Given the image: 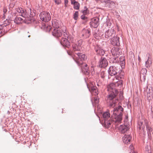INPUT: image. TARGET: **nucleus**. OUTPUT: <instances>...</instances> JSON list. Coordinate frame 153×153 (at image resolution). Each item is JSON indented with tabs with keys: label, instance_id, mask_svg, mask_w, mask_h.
<instances>
[{
	"label": "nucleus",
	"instance_id": "f257e3e1",
	"mask_svg": "<svg viewBox=\"0 0 153 153\" xmlns=\"http://www.w3.org/2000/svg\"><path fill=\"white\" fill-rule=\"evenodd\" d=\"M123 109V108L120 105L116 107L113 110V115L112 117L113 121L115 122V125H117L116 128H118L120 131L122 133H124L129 129V126L124 125H120L119 127H118L117 126L118 124L121 122L122 120V116Z\"/></svg>",
	"mask_w": 153,
	"mask_h": 153
},
{
	"label": "nucleus",
	"instance_id": "f03ea898",
	"mask_svg": "<svg viewBox=\"0 0 153 153\" xmlns=\"http://www.w3.org/2000/svg\"><path fill=\"white\" fill-rule=\"evenodd\" d=\"M107 90L109 92V94L108 96V100H113L112 103L110 104V106L114 107L116 105L117 100L116 99L114 100L118 92V91L115 88V85L114 83H111L107 86Z\"/></svg>",
	"mask_w": 153,
	"mask_h": 153
},
{
	"label": "nucleus",
	"instance_id": "7ed1b4c3",
	"mask_svg": "<svg viewBox=\"0 0 153 153\" xmlns=\"http://www.w3.org/2000/svg\"><path fill=\"white\" fill-rule=\"evenodd\" d=\"M52 24L53 26L54 29L52 31L53 35L56 38H59L63 34L65 37H68L70 39L72 40V36L69 35L66 31V27L65 26H63L61 27L54 26L53 23Z\"/></svg>",
	"mask_w": 153,
	"mask_h": 153
},
{
	"label": "nucleus",
	"instance_id": "20e7f679",
	"mask_svg": "<svg viewBox=\"0 0 153 153\" xmlns=\"http://www.w3.org/2000/svg\"><path fill=\"white\" fill-rule=\"evenodd\" d=\"M16 11L18 13H19V15L22 16L25 18V19L26 21H29L31 19L30 17L33 16V14L31 12V9L30 8L28 10H26L24 9L21 7L18 8L16 9Z\"/></svg>",
	"mask_w": 153,
	"mask_h": 153
},
{
	"label": "nucleus",
	"instance_id": "39448f33",
	"mask_svg": "<svg viewBox=\"0 0 153 153\" xmlns=\"http://www.w3.org/2000/svg\"><path fill=\"white\" fill-rule=\"evenodd\" d=\"M72 56L74 59L79 65L84 63L83 62L87 59V56L85 54L79 52L75 53Z\"/></svg>",
	"mask_w": 153,
	"mask_h": 153
},
{
	"label": "nucleus",
	"instance_id": "423d86ee",
	"mask_svg": "<svg viewBox=\"0 0 153 153\" xmlns=\"http://www.w3.org/2000/svg\"><path fill=\"white\" fill-rule=\"evenodd\" d=\"M41 20L44 22H48L51 18L49 13L47 12H43L41 13L39 15Z\"/></svg>",
	"mask_w": 153,
	"mask_h": 153
},
{
	"label": "nucleus",
	"instance_id": "0eeeda50",
	"mask_svg": "<svg viewBox=\"0 0 153 153\" xmlns=\"http://www.w3.org/2000/svg\"><path fill=\"white\" fill-rule=\"evenodd\" d=\"M73 38L72 40L68 38V37H65V38H62L61 41V44L64 46H65L67 47H68L70 46V42H74V37L72 36Z\"/></svg>",
	"mask_w": 153,
	"mask_h": 153
},
{
	"label": "nucleus",
	"instance_id": "6e6552de",
	"mask_svg": "<svg viewBox=\"0 0 153 153\" xmlns=\"http://www.w3.org/2000/svg\"><path fill=\"white\" fill-rule=\"evenodd\" d=\"M102 116L104 119V123L105 125L106 126L108 127L109 125L111 124V122L108 121L107 120L108 118H109L110 117V114L108 112H106L104 113L103 115Z\"/></svg>",
	"mask_w": 153,
	"mask_h": 153
},
{
	"label": "nucleus",
	"instance_id": "1a4fd4ad",
	"mask_svg": "<svg viewBox=\"0 0 153 153\" xmlns=\"http://www.w3.org/2000/svg\"><path fill=\"white\" fill-rule=\"evenodd\" d=\"M87 86L89 90L93 95H96L98 94V90L97 87L94 85L93 83H90L89 84H88Z\"/></svg>",
	"mask_w": 153,
	"mask_h": 153
},
{
	"label": "nucleus",
	"instance_id": "9d476101",
	"mask_svg": "<svg viewBox=\"0 0 153 153\" xmlns=\"http://www.w3.org/2000/svg\"><path fill=\"white\" fill-rule=\"evenodd\" d=\"M74 42H72L74 43V44H75L73 46V50L74 51H80L82 48L81 46L82 43V40H79L75 42V43H74Z\"/></svg>",
	"mask_w": 153,
	"mask_h": 153
},
{
	"label": "nucleus",
	"instance_id": "9b49d317",
	"mask_svg": "<svg viewBox=\"0 0 153 153\" xmlns=\"http://www.w3.org/2000/svg\"><path fill=\"white\" fill-rule=\"evenodd\" d=\"M111 53L112 55L114 56L118 57L121 53V51L120 49L118 47H114L111 50Z\"/></svg>",
	"mask_w": 153,
	"mask_h": 153
},
{
	"label": "nucleus",
	"instance_id": "f8f14e48",
	"mask_svg": "<svg viewBox=\"0 0 153 153\" xmlns=\"http://www.w3.org/2000/svg\"><path fill=\"white\" fill-rule=\"evenodd\" d=\"M99 19L97 17L94 18L92 19L90 22V25L91 27L96 28L99 25Z\"/></svg>",
	"mask_w": 153,
	"mask_h": 153
},
{
	"label": "nucleus",
	"instance_id": "ddd939ff",
	"mask_svg": "<svg viewBox=\"0 0 153 153\" xmlns=\"http://www.w3.org/2000/svg\"><path fill=\"white\" fill-rule=\"evenodd\" d=\"M117 69V67H116L115 66H111L108 70V73L111 76H114L118 73Z\"/></svg>",
	"mask_w": 153,
	"mask_h": 153
},
{
	"label": "nucleus",
	"instance_id": "4468645a",
	"mask_svg": "<svg viewBox=\"0 0 153 153\" xmlns=\"http://www.w3.org/2000/svg\"><path fill=\"white\" fill-rule=\"evenodd\" d=\"M148 123V121L145 119L140 120L138 123L139 129H143L145 128V125L147 126Z\"/></svg>",
	"mask_w": 153,
	"mask_h": 153
},
{
	"label": "nucleus",
	"instance_id": "2eb2a0df",
	"mask_svg": "<svg viewBox=\"0 0 153 153\" xmlns=\"http://www.w3.org/2000/svg\"><path fill=\"white\" fill-rule=\"evenodd\" d=\"M108 62L106 59L101 58L99 62V66L101 67H105L108 65Z\"/></svg>",
	"mask_w": 153,
	"mask_h": 153
},
{
	"label": "nucleus",
	"instance_id": "dca6fc26",
	"mask_svg": "<svg viewBox=\"0 0 153 153\" xmlns=\"http://www.w3.org/2000/svg\"><path fill=\"white\" fill-rule=\"evenodd\" d=\"M123 73L121 72L120 74H119V76H116V79L119 80L117 82V84L118 85H123V80H121L123 78Z\"/></svg>",
	"mask_w": 153,
	"mask_h": 153
},
{
	"label": "nucleus",
	"instance_id": "f3484780",
	"mask_svg": "<svg viewBox=\"0 0 153 153\" xmlns=\"http://www.w3.org/2000/svg\"><path fill=\"white\" fill-rule=\"evenodd\" d=\"M131 139V137L129 134H125L123 137V142L125 144L129 143Z\"/></svg>",
	"mask_w": 153,
	"mask_h": 153
},
{
	"label": "nucleus",
	"instance_id": "a211bd4d",
	"mask_svg": "<svg viewBox=\"0 0 153 153\" xmlns=\"http://www.w3.org/2000/svg\"><path fill=\"white\" fill-rule=\"evenodd\" d=\"M111 42L114 45H120L119 37L117 36L113 37L111 39Z\"/></svg>",
	"mask_w": 153,
	"mask_h": 153
},
{
	"label": "nucleus",
	"instance_id": "6ab92c4d",
	"mask_svg": "<svg viewBox=\"0 0 153 153\" xmlns=\"http://www.w3.org/2000/svg\"><path fill=\"white\" fill-rule=\"evenodd\" d=\"M114 33V31L113 29L109 30L107 31L105 33V36L106 38H109Z\"/></svg>",
	"mask_w": 153,
	"mask_h": 153
},
{
	"label": "nucleus",
	"instance_id": "aec40b11",
	"mask_svg": "<svg viewBox=\"0 0 153 153\" xmlns=\"http://www.w3.org/2000/svg\"><path fill=\"white\" fill-rule=\"evenodd\" d=\"M90 32L88 29H84L82 30V36L85 38H87L89 37L90 35Z\"/></svg>",
	"mask_w": 153,
	"mask_h": 153
},
{
	"label": "nucleus",
	"instance_id": "412c9836",
	"mask_svg": "<svg viewBox=\"0 0 153 153\" xmlns=\"http://www.w3.org/2000/svg\"><path fill=\"white\" fill-rule=\"evenodd\" d=\"M95 49L97 53L100 55H103L104 54L105 51L98 47H96L95 48Z\"/></svg>",
	"mask_w": 153,
	"mask_h": 153
},
{
	"label": "nucleus",
	"instance_id": "4be33fe9",
	"mask_svg": "<svg viewBox=\"0 0 153 153\" xmlns=\"http://www.w3.org/2000/svg\"><path fill=\"white\" fill-rule=\"evenodd\" d=\"M80 65H82L81 67L82 71L83 72L85 73H87L88 71V67L87 64L84 63L83 64H82Z\"/></svg>",
	"mask_w": 153,
	"mask_h": 153
},
{
	"label": "nucleus",
	"instance_id": "5701e85b",
	"mask_svg": "<svg viewBox=\"0 0 153 153\" xmlns=\"http://www.w3.org/2000/svg\"><path fill=\"white\" fill-rule=\"evenodd\" d=\"M71 4L74 5V8L76 10H78L79 7V4L77 1H74L72 3H71Z\"/></svg>",
	"mask_w": 153,
	"mask_h": 153
},
{
	"label": "nucleus",
	"instance_id": "b1692460",
	"mask_svg": "<svg viewBox=\"0 0 153 153\" xmlns=\"http://www.w3.org/2000/svg\"><path fill=\"white\" fill-rule=\"evenodd\" d=\"M25 19H22L19 17H17L15 19L14 22L17 24H19L22 21L24 20L25 22H26L27 21L25 20H24Z\"/></svg>",
	"mask_w": 153,
	"mask_h": 153
},
{
	"label": "nucleus",
	"instance_id": "393cba45",
	"mask_svg": "<svg viewBox=\"0 0 153 153\" xmlns=\"http://www.w3.org/2000/svg\"><path fill=\"white\" fill-rule=\"evenodd\" d=\"M78 11H76L74 14V19L76 20L77 19L78 16Z\"/></svg>",
	"mask_w": 153,
	"mask_h": 153
},
{
	"label": "nucleus",
	"instance_id": "a878e982",
	"mask_svg": "<svg viewBox=\"0 0 153 153\" xmlns=\"http://www.w3.org/2000/svg\"><path fill=\"white\" fill-rule=\"evenodd\" d=\"M120 62H122V64L121 65V66H123L125 64V61L124 60V58L123 57H122L121 58H120Z\"/></svg>",
	"mask_w": 153,
	"mask_h": 153
},
{
	"label": "nucleus",
	"instance_id": "bb28decb",
	"mask_svg": "<svg viewBox=\"0 0 153 153\" xmlns=\"http://www.w3.org/2000/svg\"><path fill=\"white\" fill-rule=\"evenodd\" d=\"M146 66L147 68H149L150 67V65L149 64V57L148 58L147 61L146 62Z\"/></svg>",
	"mask_w": 153,
	"mask_h": 153
},
{
	"label": "nucleus",
	"instance_id": "cd10ccee",
	"mask_svg": "<svg viewBox=\"0 0 153 153\" xmlns=\"http://www.w3.org/2000/svg\"><path fill=\"white\" fill-rule=\"evenodd\" d=\"M148 124L149 123H147V126H146V127L148 132H150L151 131H152V129L149 126Z\"/></svg>",
	"mask_w": 153,
	"mask_h": 153
},
{
	"label": "nucleus",
	"instance_id": "c85d7f7f",
	"mask_svg": "<svg viewBox=\"0 0 153 153\" xmlns=\"http://www.w3.org/2000/svg\"><path fill=\"white\" fill-rule=\"evenodd\" d=\"M100 76L102 78L104 79L105 76V72L103 71H101L100 74Z\"/></svg>",
	"mask_w": 153,
	"mask_h": 153
},
{
	"label": "nucleus",
	"instance_id": "c756f323",
	"mask_svg": "<svg viewBox=\"0 0 153 153\" xmlns=\"http://www.w3.org/2000/svg\"><path fill=\"white\" fill-rule=\"evenodd\" d=\"M94 101L96 105L98 104L99 102V99L97 97H94Z\"/></svg>",
	"mask_w": 153,
	"mask_h": 153
},
{
	"label": "nucleus",
	"instance_id": "7c9ffc66",
	"mask_svg": "<svg viewBox=\"0 0 153 153\" xmlns=\"http://www.w3.org/2000/svg\"><path fill=\"white\" fill-rule=\"evenodd\" d=\"M81 12L83 14V15H85L88 14V11L87 10H82Z\"/></svg>",
	"mask_w": 153,
	"mask_h": 153
},
{
	"label": "nucleus",
	"instance_id": "2f4dec72",
	"mask_svg": "<svg viewBox=\"0 0 153 153\" xmlns=\"http://www.w3.org/2000/svg\"><path fill=\"white\" fill-rule=\"evenodd\" d=\"M102 3H108L110 0H99Z\"/></svg>",
	"mask_w": 153,
	"mask_h": 153
},
{
	"label": "nucleus",
	"instance_id": "473e14b6",
	"mask_svg": "<svg viewBox=\"0 0 153 153\" xmlns=\"http://www.w3.org/2000/svg\"><path fill=\"white\" fill-rule=\"evenodd\" d=\"M129 148L131 150V152L132 153L134 152V148L132 145H131L130 146Z\"/></svg>",
	"mask_w": 153,
	"mask_h": 153
},
{
	"label": "nucleus",
	"instance_id": "72a5a7b5",
	"mask_svg": "<svg viewBox=\"0 0 153 153\" xmlns=\"http://www.w3.org/2000/svg\"><path fill=\"white\" fill-rule=\"evenodd\" d=\"M55 3L57 4H59L61 3V0H54Z\"/></svg>",
	"mask_w": 153,
	"mask_h": 153
},
{
	"label": "nucleus",
	"instance_id": "f704fd0d",
	"mask_svg": "<svg viewBox=\"0 0 153 153\" xmlns=\"http://www.w3.org/2000/svg\"><path fill=\"white\" fill-rule=\"evenodd\" d=\"M85 15H82L81 16V18L82 19H83V20H85L87 18V17H86Z\"/></svg>",
	"mask_w": 153,
	"mask_h": 153
},
{
	"label": "nucleus",
	"instance_id": "c9c22d12",
	"mask_svg": "<svg viewBox=\"0 0 153 153\" xmlns=\"http://www.w3.org/2000/svg\"><path fill=\"white\" fill-rule=\"evenodd\" d=\"M65 1V7L67 6V5L68 4V0H64Z\"/></svg>",
	"mask_w": 153,
	"mask_h": 153
},
{
	"label": "nucleus",
	"instance_id": "e433bc0d",
	"mask_svg": "<svg viewBox=\"0 0 153 153\" xmlns=\"http://www.w3.org/2000/svg\"><path fill=\"white\" fill-rule=\"evenodd\" d=\"M3 12L4 13H6L7 12V10L5 8H4L3 9Z\"/></svg>",
	"mask_w": 153,
	"mask_h": 153
},
{
	"label": "nucleus",
	"instance_id": "4c0bfd02",
	"mask_svg": "<svg viewBox=\"0 0 153 153\" xmlns=\"http://www.w3.org/2000/svg\"><path fill=\"white\" fill-rule=\"evenodd\" d=\"M29 32H28L26 34V36H27L28 37H30V34H29Z\"/></svg>",
	"mask_w": 153,
	"mask_h": 153
},
{
	"label": "nucleus",
	"instance_id": "58836bf2",
	"mask_svg": "<svg viewBox=\"0 0 153 153\" xmlns=\"http://www.w3.org/2000/svg\"><path fill=\"white\" fill-rule=\"evenodd\" d=\"M138 59L139 62H140L141 60V59L139 56H138Z\"/></svg>",
	"mask_w": 153,
	"mask_h": 153
},
{
	"label": "nucleus",
	"instance_id": "ea45409f",
	"mask_svg": "<svg viewBox=\"0 0 153 153\" xmlns=\"http://www.w3.org/2000/svg\"><path fill=\"white\" fill-rule=\"evenodd\" d=\"M47 27L48 28V30L49 31H50V29H51L50 26H47Z\"/></svg>",
	"mask_w": 153,
	"mask_h": 153
},
{
	"label": "nucleus",
	"instance_id": "a19ab883",
	"mask_svg": "<svg viewBox=\"0 0 153 153\" xmlns=\"http://www.w3.org/2000/svg\"><path fill=\"white\" fill-rule=\"evenodd\" d=\"M68 54L69 55H71L72 52L71 51L68 52Z\"/></svg>",
	"mask_w": 153,
	"mask_h": 153
},
{
	"label": "nucleus",
	"instance_id": "79ce46f5",
	"mask_svg": "<svg viewBox=\"0 0 153 153\" xmlns=\"http://www.w3.org/2000/svg\"><path fill=\"white\" fill-rule=\"evenodd\" d=\"M76 0H71V3H72L73 1H75Z\"/></svg>",
	"mask_w": 153,
	"mask_h": 153
},
{
	"label": "nucleus",
	"instance_id": "37998d69",
	"mask_svg": "<svg viewBox=\"0 0 153 153\" xmlns=\"http://www.w3.org/2000/svg\"><path fill=\"white\" fill-rule=\"evenodd\" d=\"M2 30L0 28V33H1Z\"/></svg>",
	"mask_w": 153,
	"mask_h": 153
},
{
	"label": "nucleus",
	"instance_id": "c03bdc74",
	"mask_svg": "<svg viewBox=\"0 0 153 153\" xmlns=\"http://www.w3.org/2000/svg\"><path fill=\"white\" fill-rule=\"evenodd\" d=\"M144 70L146 71V72H147V70L146 69H143V70Z\"/></svg>",
	"mask_w": 153,
	"mask_h": 153
},
{
	"label": "nucleus",
	"instance_id": "a18cd8bd",
	"mask_svg": "<svg viewBox=\"0 0 153 153\" xmlns=\"http://www.w3.org/2000/svg\"><path fill=\"white\" fill-rule=\"evenodd\" d=\"M137 153L136 152H134V153Z\"/></svg>",
	"mask_w": 153,
	"mask_h": 153
},
{
	"label": "nucleus",
	"instance_id": "49530a36",
	"mask_svg": "<svg viewBox=\"0 0 153 153\" xmlns=\"http://www.w3.org/2000/svg\"><path fill=\"white\" fill-rule=\"evenodd\" d=\"M148 153H151L150 152H149Z\"/></svg>",
	"mask_w": 153,
	"mask_h": 153
}]
</instances>
